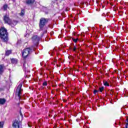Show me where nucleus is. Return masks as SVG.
Wrapping results in <instances>:
<instances>
[{"label": "nucleus", "instance_id": "7", "mask_svg": "<svg viewBox=\"0 0 128 128\" xmlns=\"http://www.w3.org/2000/svg\"><path fill=\"white\" fill-rule=\"evenodd\" d=\"M16 24H18V22L16 20H13L12 22V21L10 22V24H9V26H11L12 28L14 26H16Z\"/></svg>", "mask_w": 128, "mask_h": 128}, {"label": "nucleus", "instance_id": "21", "mask_svg": "<svg viewBox=\"0 0 128 128\" xmlns=\"http://www.w3.org/2000/svg\"><path fill=\"white\" fill-rule=\"evenodd\" d=\"M4 127V122H0V128H2Z\"/></svg>", "mask_w": 128, "mask_h": 128}, {"label": "nucleus", "instance_id": "18", "mask_svg": "<svg viewBox=\"0 0 128 128\" xmlns=\"http://www.w3.org/2000/svg\"><path fill=\"white\" fill-rule=\"evenodd\" d=\"M27 34L24 36L26 38H28L30 36V33H28V30L26 31Z\"/></svg>", "mask_w": 128, "mask_h": 128}, {"label": "nucleus", "instance_id": "25", "mask_svg": "<svg viewBox=\"0 0 128 128\" xmlns=\"http://www.w3.org/2000/svg\"><path fill=\"white\" fill-rule=\"evenodd\" d=\"M76 47L74 46V48H73L74 52H76Z\"/></svg>", "mask_w": 128, "mask_h": 128}, {"label": "nucleus", "instance_id": "24", "mask_svg": "<svg viewBox=\"0 0 128 128\" xmlns=\"http://www.w3.org/2000/svg\"><path fill=\"white\" fill-rule=\"evenodd\" d=\"M128 118L126 119V128H128Z\"/></svg>", "mask_w": 128, "mask_h": 128}, {"label": "nucleus", "instance_id": "5", "mask_svg": "<svg viewBox=\"0 0 128 128\" xmlns=\"http://www.w3.org/2000/svg\"><path fill=\"white\" fill-rule=\"evenodd\" d=\"M12 126L14 128H22V122L20 120H15L12 124Z\"/></svg>", "mask_w": 128, "mask_h": 128}, {"label": "nucleus", "instance_id": "4", "mask_svg": "<svg viewBox=\"0 0 128 128\" xmlns=\"http://www.w3.org/2000/svg\"><path fill=\"white\" fill-rule=\"evenodd\" d=\"M22 84H20L16 90V96L18 100H20L22 96Z\"/></svg>", "mask_w": 128, "mask_h": 128}, {"label": "nucleus", "instance_id": "3", "mask_svg": "<svg viewBox=\"0 0 128 128\" xmlns=\"http://www.w3.org/2000/svg\"><path fill=\"white\" fill-rule=\"evenodd\" d=\"M46 22H48V19H46L44 18H40L39 23L40 30H44V28Z\"/></svg>", "mask_w": 128, "mask_h": 128}, {"label": "nucleus", "instance_id": "13", "mask_svg": "<svg viewBox=\"0 0 128 128\" xmlns=\"http://www.w3.org/2000/svg\"><path fill=\"white\" fill-rule=\"evenodd\" d=\"M11 62H12V64H17L18 60H16V58H12V59Z\"/></svg>", "mask_w": 128, "mask_h": 128}, {"label": "nucleus", "instance_id": "1", "mask_svg": "<svg viewBox=\"0 0 128 128\" xmlns=\"http://www.w3.org/2000/svg\"><path fill=\"white\" fill-rule=\"evenodd\" d=\"M40 40V38L38 37V36H34L32 37V42L34 44V47L32 46L30 48H27L23 50L22 52V57L24 60L27 58L28 56H30V54H32V52L34 50Z\"/></svg>", "mask_w": 128, "mask_h": 128}, {"label": "nucleus", "instance_id": "29", "mask_svg": "<svg viewBox=\"0 0 128 128\" xmlns=\"http://www.w3.org/2000/svg\"><path fill=\"white\" fill-rule=\"evenodd\" d=\"M50 52H49V54H50Z\"/></svg>", "mask_w": 128, "mask_h": 128}, {"label": "nucleus", "instance_id": "27", "mask_svg": "<svg viewBox=\"0 0 128 128\" xmlns=\"http://www.w3.org/2000/svg\"><path fill=\"white\" fill-rule=\"evenodd\" d=\"M28 126H29V128H32V126L30 125V124H28Z\"/></svg>", "mask_w": 128, "mask_h": 128}, {"label": "nucleus", "instance_id": "26", "mask_svg": "<svg viewBox=\"0 0 128 128\" xmlns=\"http://www.w3.org/2000/svg\"><path fill=\"white\" fill-rule=\"evenodd\" d=\"M46 32H48V31L46 30L44 31L43 32V34H46Z\"/></svg>", "mask_w": 128, "mask_h": 128}, {"label": "nucleus", "instance_id": "31", "mask_svg": "<svg viewBox=\"0 0 128 128\" xmlns=\"http://www.w3.org/2000/svg\"><path fill=\"white\" fill-rule=\"evenodd\" d=\"M51 56H52V54H51Z\"/></svg>", "mask_w": 128, "mask_h": 128}, {"label": "nucleus", "instance_id": "17", "mask_svg": "<svg viewBox=\"0 0 128 128\" xmlns=\"http://www.w3.org/2000/svg\"><path fill=\"white\" fill-rule=\"evenodd\" d=\"M104 86H110V84H108V82H104Z\"/></svg>", "mask_w": 128, "mask_h": 128}, {"label": "nucleus", "instance_id": "6", "mask_svg": "<svg viewBox=\"0 0 128 128\" xmlns=\"http://www.w3.org/2000/svg\"><path fill=\"white\" fill-rule=\"evenodd\" d=\"M4 22L5 24H10L11 20L10 18L8 15L7 14H5L4 16Z\"/></svg>", "mask_w": 128, "mask_h": 128}, {"label": "nucleus", "instance_id": "12", "mask_svg": "<svg viewBox=\"0 0 128 128\" xmlns=\"http://www.w3.org/2000/svg\"><path fill=\"white\" fill-rule=\"evenodd\" d=\"M19 14L20 16H24V10H22L21 12Z\"/></svg>", "mask_w": 128, "mask_h": 128}, {"label": "nucleus", "instance_id": "8", "mask_svg": "<svg viewBox=\"0 0 128 128\" xmlns=\"http://www.w3.org/2000/svg\"><path fill=\"white\" fill-rule=\"evenodd\" d=\"M6 99L2 98H0V104H6Z\"/></svg>", "mask_w": 128, "mask_h": 128}, {"label": "nucleus", "instance_id": "14", "mask_svg": "<svg viewBox=\"0 0 128 128\" xmlns=\"http://www.w3.org/2000/svg\"><path fill=\"white\" fill-rule=\"evenodd\" d=\"M10 54H12V50H7L6 52V56H10Z\"/></svg>", "mask_w": 128, "mask_h": 128}, {"label": "nucleus", "instance_id": "11", "mask_svg": "<svg viewBox=\"0 0 128 128\" xmlns=\"http://www.w3.org/2000/svg\"><path fill=\"white\" fill-rule=\"evenodd\" d=\"M4 72V66L0 65V74Z\"/></svg>", "mask_w": 128, "mask_h": 128}, {"label": "nucleus", "instance_id": "32", "mask_svg": "<svg viewBox=\"0 0 128 128\" xmlns=\"http://www.w3.org/2000/svg\"><path fill=\"white\" fill-rule=\"evenodd\" d=\"M2 89L0 88V90H1Z\"/></svg>", "mask_w": 128, "mask_h": 128}, {"label": "nucleus", "instance_id": "10", "mask_svg": "<svg viewBox=\"0 0 128 128\" xmlns=\"http://www.w3.org/2000/svg\"><path fill=\"white\" fill-rule=\"evenodd\" d=\"M28 67V64L25 62L23 64V68H24V70H26V68Z\"/></svg>", "mask_w": 128, "mask_h": 128}, {"label": "nucleus", "instance_id": "23", "mask_svg": "<svg viewBox=\"0 0 128 128\" xmlns=\"http://www.w3.org/2000/svg\"><path fill=\"white\" fill-rule=\"evenodd\" d=\"M42 86H48V82H43Z\"/></svg>", "mask_w": 128, "mask_h": 128}, {"label": "nucleus", "instance_id": "9", "mask_svg": "<svg viewBox=\"0 0 128 128\" xmlns=\"http://www.w3.org/2000/svg\"><path fill=\"white\" fill-rule=\"evenodd\" d=\"M34 2V0H26V1L27 4H32Z\"/></svg>", "mask_w": 128, "mask_h": 128}, {"label": "nucleus", "instance_id": "16", "mask_svg": "<svg viewBox=\"0 0 128 128\" xmlns=\"http://www.w3.org/2000/svg\"><path fill=\"white\" fill-rule=\"evenodd\" d=\"M56 60L54 59L52 62V64H53V66H56Z\"/></svg>", "mask_w": 128, "mask_h": 128}, {"label": "nucleus", "instance_id": "30", "mask_svg": "<svg viewBox=\"0 0 128 128\" xmlns=\"http://www.w3.org/2000/svg\"><path fill=\"white\" fill-rule=\"evenodd\" d=\"M56 66H58V64H57Z\"/></svg>", "mask_w": 128, "mask_h": 128}, {"label": "nucleus", "instance_id": "19", "mask_svg": "<svg viewBox=\"0 0 128 128\" xmlns=\"http://www.w3.org/2000/svg\"><path fill=\"white\" fill-rule=\"evenodd\" d=\"M72 40L74 42H78V38H72Z\"/></svg>", "mask_w": 128, "mask_h": 128}, {"label": "nucleus", "instance_id": "15", "mask_svg": "<svg viewBox=\"0 0 128 128\" xmlns=\"http://www.w3.org/2000/svg\"><path fill=\"white\" fill-rule=\"evenodd\" d=\"M3 8H4V10H8V4L4 5Z\"/></svg>", "mask_w": 128, "mask_h": 128}, {"label": "nucleus", "instance_id": "28", "mask_svg": "<svg viewBox=\"0 0 128 128\" xmlns=\"http://www.w3.org/2000/svg\"><path fill=\"white\" fill-rule=\"evenodd\" d=\"M12 2H16V0H12Z\"/></svg>", "mask_w": 128, "mask_h": 128}, {"label": "nucleus", "instance_id": "22", "mask_svg": "<svg viewBox=\"0 0 128 128\" xmlns=\"http://www.w3.org/2000/svg\"><path fill=\"white\" fill-rule=\"evenodd\" d=\"M100 92V90H94V94H96L97 92Z\"/></svg>", "mask_w": 128, "mask_h": 128}, {"label": "nucleus", "instance_id": "2", "mask_svg": "<svg viewBox=\"0 0 128 128\" xmlns=\"http://www.w3.org/2000/svg\"><path fill=\"white\" fill-rule=\"evenodd\" d=\"M0 38L4 42H8V30L4 27L1 28L0 30Z\"/></svg>", "mask_w": 128, "mask_h": 128}, {"label": "nucleus", "instance_id": "20", "mask_svg": "<svg viewBox=\"0 0 128 128\" xmlns=\"http://www.w3.org/2000/svg\"><path fill=\"white\" fill-rule=\"evenodd\" d=\"M104 87L100 88H99V90H100V92H102V91L104 90Z\"/></svg>", "mask_w": 128, "mask_h": 128}]
</instances>
